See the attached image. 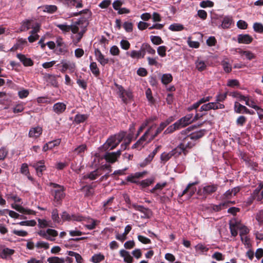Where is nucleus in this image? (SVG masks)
<instances>
[{
	"label": "nucleus",
	"mask_w": 263,
	"mask_h": 263,
	"mask_svg": "<svg viewBox=\"0 0 263 263\" xmlns=\"http://www.w3.org/2000/svg\"><path fill=\"white\" fill-rule=\"evenodd\" d=\"M132 138L131 134H128L126 136L125 133L121 132L108 138L103 145L102 148L105 151L113 149L124 139V143L121 145L120 150H125L130 143Z\"/></svg>",
	"instance_id": "obj_1"
},
{
	"label": "nucleus",
	"mask_w": 263,
	"mask_h": 263,
	"mask_svg": "<svg viewBox=\"0 0 263 263\" xmlns=\"http://www.w3.org/2000/svg\"><path fill=\"white\" fill-rule=\"evenodd\" d=\"M87 26L86 22L79 21L72 25L71 39L72 43L76 45L82 39L86 31Z\"/></svg>",
	"instance_id": "obj_2"
},
{
	"label": "nucleus",
	"mask_w": 263,
	"mask_h": 263,
	"mask_svg": "<svg viewBox=\"0 0 263 263\" xmlns=\"http://www.w3.org/2000/svg\"><path fill=\"white\" fill-rule=\"evenodd\" d=\"M239 191V188L238 187H236L232 190L227 191L221 197L222 199L224 201L219 205H214L212 208L215 211H218L227 208L230 203L234 204V201H231L230 199L235 196Z\"/></svg>",
	"instance_id": "obj_3"
},
{
	"label": "nucleus",
	"mask_w": 263,
	"mask_h": 263,
	"mask_svg": "<svg viewBox=\"0 0 263 263\" xmlns=\"http://www.w3.org/2000/svg\"><path fill=\"white\" fill-rule=\"evenodd\" d=\"M7 199L9 201H13L14 203L11 204V207L21 213L27 214H33L34 212L30 210L26 209L22 206L18 204L17 203L21 202V199L16 195L14 194H9L7 195Z\"/></svg>",
	"instance_id": "obj_4"
},
{
	"label": "nucleus",
	"mask_w": 263,
	"mask_h": 263,
	"mask_svg": "<svg viewBox=\"0 0 263 263\" xmlns=\"http://www.w3.org/2000/svg\"><path fill=\"white\" fill-rule=\"evenodd\" d=\"M230 228L231 234L233 236H236L238 233V230L239 231L240 237L246 236L249 232V229L245 226L240 221H236L235 219H232L230 221Z\"/></svg>",
	"instance_id": "obj_5"
},
{
	"label": "nucleus",
	"mask_w": 263,
	"mask_h": 263,
	"mask_svg": "<svg viewBox=\"0 0 263 263\" xmlns=\"http://www.w3.org/2000/svg\"><path fill=\"white\" fill-rule=\"evenodd\" d=\"M73 219L76 221H84L86 223L84 226L88 230H93L95 229L99 221L90 218L83 217L82 216H74Z\"/></svg>",
	"instance_id": "obj_6"
},
{
	"label": "nucleus",
	"mask_w": 263,
	"mask_h": 263,
	"mask_svg": "<svg viewBox=\"0 0 263 263\" xmlns=\"http://www.w3.org/2000/svg\"><path fill=\"white\" fill-rule=\"evenodd\" d=\"M38 234L40 236L50 241H54L55 237L58 235V231L51 229H48L45 231L41 230Z\"/></svg>",
	"instance_id": "obj_7"
},
{
	"label": "nucleus",
	"mask_w": 263,
	"mask_h": 263,
	"mask_svg": "<svg viewBox=\"0 0 263 263\" xmlns=\"http://www.w3.org/2000/svg\"><path fill=\"white\" fill-rule=\"evenodd\" d=\"M52 185L53 187V189L52 192V194L54 195V200L56 201H59L65 196L64 187L57 184L53 183Z\"/></svg>",
	"instance_id": "obj_8"
},
{
	"label": "nucleus",
	"mask_w": 263,
	"mask_h": 263,
	"mask_svg": "<svg viewBox=\"0 0 263 263\" xmlns=\"http://www.w3.org/2000/svg\"><path fill=\"white\" fill-rule=\"evenodd\" d=\"M198 115H196V116L193 118V115L189 114L185 116V117L181 118L178 121H177L179 127L182 128L184 127L189 124L192 123L194 120H197L198 119Z\"/></svg>",
	"instance_id": "obj_9"
},
{
	"label": "nucleus",
	"mask_w": 263,
	"mask_h": 263,
	"mask_svg": "<svg viewBox=\"0 0 263 263\" xmlns=\"http://www.w3.org/2000/svg\"><path fill=\"white\" fill-rule=\"evenodd\" d=\"M116 86L117 92L124 102L126 103L128 100L132 98V94L130 91L124 89L121 85H116Z\"/></svg>",
	"instance_id": "obj_10"
},
{
	"label": "nucleus",
	"mask_w": 263,
	"mask_h": 263,
	"mask_svg": "<svg viewBox=\"0 0 263 263\" xmlns=\"http://www.w3.org/2000/svg\"><path fill=\"white\" fill-rule=\"evenodd\" d=\"M196 143L194 140L190 136H187L185 139L181 143L180 146L187 153V149L192 148L196 145Z\"/></svg>",
	"instance_id": "obj_11"
},
{
	"label": "nucleus",
	"mask_w": 263,
	"mask_h": 263,
	"mask_svg": "<svg viewBox=\"0 0 263 263\" xmlns=\"http://www.w3.org/2000/svg\"><path fill=\"white\" fill-rule=\"evenodd\" d=\"M156 126L155 124H153L151 125L150 127L147 130V131L145 133V134L143 135V136H145L146 141L148 143L150 142L154 138L157 136L156 132L155 131V129L156 128Z\"/></svg>",
	"instance_id": "obj_12"
},
{
	"label": "nucleus",
	"mask_w": 263,
	"mask_h": 263,
	"mask_svg": "<svg viewBox=\"0 0 263 263\" xmlns=\"http://www.w3.org/2000/svg\"><path fill=\"white\" fill-rule=\"evenodd\" d=\"M121 150H119L116 152L107 153L104 156V158L107 162L113 163L116 162L118 158L121 155Z\"/></svg>",
	"instance_id": "obj_13"
},
{
	"label": "nucleus",
	"mask_w": 263,
	"mask_h": 263,
	"mask_svg": "<svg viewBox=\"0 0 263 263\" xmlns=\"http://www.w3.org/2000/svg\"><path fill=\"white\" fill-rule=\"evenodd\" d=\"M217 189V187L216 185H208L203 187L202 191L201 189H199L198 192V194L199 195L205 196L215 192Z\"/></svg>",
	"instance_id": "obj_14"
},
{
	"label": "nucleus",
	"mask_w": 263,
	"mask_h": 263,
	"mask_svg": "<svg viewBox=\"0 0 263 263\" xmlns=\"http://www.w3.org/2000/svg\"><path fill=\"white\" fill-rule=\"evenodd\" d=\"M40 26L39 24L36 23L34 27H32V31L30 32V35L28 36V40L30 43H33L37 40L39 36L37 33L39 31Z\"/></svg>",
	"instance_id": "obj_15"
},
{
	"label": "nucleus",
	"mask_w": 263,
	"mask_h": 263,
	"mask_svg": "<svg viewBox=\"0 0 263 263\" xmlns=\"http://www.w3.org/2000/svg\"><path fill=\"white\" fill-rule=\"evenodd\" d=\"M252 197L257 201H261L263 199V184L260 183L254 191L252 194Z\"/></svg>",
	"instance_id": "obj_16"
},
{
	"label": "nucleus",
	"mask_w": 263,
	"mask_h": 263,
	"mask_svg": "<svg viewBox=\"0 0 263 263\" xmlns=\"http://www.w3.org/2000/svg\"><path fill=\"white\" fill-rule=\"evenodd\" d=\"M95 54L96 60L101 65L104 66L108 63V59L106 58L99 49H95Z\"/></svg>",
	"instance_id": "obj_17"
},
{
	"label": "nucleus",
	"mask_w": 263,
	"mask_h": 263,
	"mask_svg": "<svg viewBox=\"0 0 263 263\" xmlns=\"http://www.w3.org/2000/svg\"><path fill=\"white\" fill-rule=\"evenodd\" d=\"M42 128L40 126L31 127L29 132V137L33 139H36L42 134Z\"/></svg>",
	"instance_id": "obj_18"
},
{
	"label": "nucleus",
	"mask_w": 263,
	"mask_h": 263,
	"mask_svg": "<svg viewBox=\"0 0 263 263\" xmlns=\"http://www.w3.org/2000/svg\"><path fill=\"white\" fill-rule=\"evenodd\" d=\"M253 41V37L248 34H239L237 36V41L240 44H249Z\"/></svg>",
	"instance_id": "obj_19"
},
{
	"label": "nucleus",
	"mask_w": 263,
	"mask_h": 263,
	"mask_svg": "<svg viewBox=\"0 0 263 263\" xmlns=\"http://www.w3.org/2000/svg\"><path fill=\"white\" fill-rule=\"evenodd\" d=\"M60 139H56L52 141L48 142L44 145L43 151L44 152H46L48 150L52 149L55 147L58 146L60 144Z\"/></svg>",
	"instance_id": "obj_20"
},
{
	"label": "nucleus",
	"mask_w": 263,
	"mask_h": 263,
	"mask_svg": "<svg viewBox=\"0 0 263 263\" xmlns=\"http://www.w3.org/2000/svg\"><path fill=\"white\" fill-rule=\"evenodd\" d=\"M120 255L123 258L124 261L126 263H132L133 258L130 253L125 250L122 249L119 252Z\"/></svg>",
	"instance_id": "obj_21"
},
{
	"label": "nucleus",
	"mask_w": 263,
	"mask_h": 263,
	"mask_svg": "<svg viewBox=\"0 0 263 263\" xmlns=\"http://www.w3.org/2000/svg\"><path fill=\"white\" fill-rule=\"evenodd\" d=\"M196 184L197 182L189 183L186 186V189L182 192L180 196H183L187 193H189V198L191 197L196 191V189L194 187H193V186Z\"/></svg>",
	"instance_id": "obj_22"
},
{
	"label": "nucleus",
	"mask_w": 263,
	"mask_h": 263,
	"mask_svg": "<svg viewBox=\"0 0 263 263\" xmlns=\"http://www.w3.org/2000/svg\"><path fill=\"white\" fill-rule=\"evenodd\" d=\"M196 68L199 71H202L206 69V63L203 60L198 58L195 62Z\"/></svg>",
	"instance_id": "obj_23"
},
{
	"label": "nucleus",
	"mask_w": 263,
	"mask_h": 263,
	"mask_svg": "<svg viewBox=\"0 0 263 263\" xmlns=\"http://www.w3.org/2000/svg\"><path fill=\"white\" fill-rule=\"evenodd\" d=\"M56 44L57 47L59 48V50L61 53H64L67 52L66 45L63 42L62 37L59 36L57 38Z\"/></svg>",
	"instance_id": "obj_24"
},
{
	"label": "nucleus",
	"mask_w": 263,
	"mask_h": 263,
	"mask_svg": "<svg viewBox=\"0 0 263 263\" xmlns=\"http://www.w3.org/2000/svg\"><path fill=\"white\" fill-rule=\"evenodd\" d=\"M66 105L63 103L59 102L55 103L53 106V111L58 114H60L62 113L66 109Z\"/></svg>",
	"instance_id": "obj_25"
},
{
	"label": "nucleus",
	"mask_w": 263,
	"mask_h": 263,
	"mask_svg": "<svg viewBox=\"0 0 263 263\" xmlns=\"http://www.w3.org/2000/svg\"><path fill=\"white\" fill-rule=\"evenodd\" d=\"M145 138V136H142L141 138L133 145L132 147L138 150L141 149L146 144L148 143V142L146 141Z\"/></svg>",
	"instance_id": "obj_26"
},
{
	"label": "nucleus",
	"mask_w": 263,
	"mask_h": 263,
	"mask_svg": "<svg viewBox=\"0 0 263 263\" xmlns=\"http://www.w3.org/2000/svg\"><path fill=\"white\" fill-rule=\"evenodd\" d=\"M17 57L25 66H31L33 64V62L31 59L26 58L23 54H17Z\"/></svg>",
	"instance_id": "obj_27"
},
{
	"label": "nucleus",
	"mask_w": 263,
	"mask_h": 263,
	"mask_svg": "<svg viewBox=\"0 0 263 263\" xmlns=\"http://www.w3.org/2000/svg\"><path fill=\"white\" fill-rule=\"evenodd\" d=\"M137 210L141 213V217L142 218H149L152 215L151 211L143 206H139L137 208Z\"/></svg>",
	"instance_id": "obj_28"
},
{
	"label": "nucleus",
	"mask_w": 263,
	"mask_h": 263,
	"mask_svg": "<svg viewBox=\"0 0 263 263\" xmlns=\"http://www.w3.org/2000/svg\"><path fill=\"white\" fill-rule=\"evenodd\" d=\"M27 44L26 39L22 38L18 39L16 44L11 48V51H15L18 49H22L24 46Z\"/></svg>",
	"instance_id": "obj_29"
},
{
	"label": "nucleus",
	"mask_w": 263,
	"mask_h": 263,
	"mask_svg": "<svg viewBox=\"0 0 263 263\" xmlns=\"http://www.w3.org/2000/svg\"><path fill=\"white\" fill-rule=\"evenodd\" d=\"M33 166L35 168L38 176L42 175V172L46 168L44 162L43 161L35 163Z\"/></svg>",
	"instance_id": "obj_30"
},
{
	"label": "nucleus",
	"mask_w": 263,
	"mask_h": 263,
	"mask_svg": "<svg viewBox=\"0 0 263 263\" xmlns=\"http://www.w3.org/2000/svg\"><path fill=\"white\" fill-rule=\"evenodd\" d=\"M32 20H26L22 22L20 27L21 31H25L29 29L32 27H34Z\"/></svg>",
	"instance_id": "obj_31"
},
{
	"label": "nucleus",
	"mask_w": 263,
	"mask_h": 263,
	"mask_svg": "<svg viewBox=\"0 0 263 263\" xmlns=\"http://www.w3.org/2000/svg\"><path fill=\"white\" fill-rule=\"evenodd\" d=\"M126 54L129 55L133 59H139L144 57V53H142L140 50H132L130 52H127Z\"/></svg>",
	"instance_id": "obj_32"
},
{
	"label": "nucleus",
	"mask_w": 263,
	"mask_h": 263,
	"mask_svg": "<svg viewBox=\"0 0 263 263\" xmlns=\"http://www.w3.org/2000/svg\"><path fill=\"white\" fill-rule=\"evenodd\" d=\"M245 102L246 104L255 109L259 108V106L257 105L256 102L249 96H246L245 100H243Z\"/></svg>",
	"instance_id": "obj_33"
},
{
	"label": "nucleus",
	"mask_w": 263,
	"mask_h": 263,
	"mask_svg": "<svg viewBox=\"0 0 263 263\" xmlns=\"http://www.w3.org/2000/svg\"><path fill=\"white\" fill-rule=\"evenodd\" d=\"M206 131L204 129L200 130L194 133H192L190 136L194 140L196 143L198 139L201 138L205 133Z\"/></svg>",
	"instance_id": "obj_34"
},
{
	"label": "nucleus",
	"mask_w": 263,
	"mask_h": 263,
	"mask_svg": "<svg viewBox=\"0 0 263 263\" xmlns=\"http://www.w3.org/2000/svg\"><path fill=\"white\" fill-rule=\"evenodd\" d=\"M63 71H65L67 69H69L71 71H73L76 67L75 64L70 62L63 61L62 62Z\"/></svg>",
	"instance_id": "obj_35"
},
{
	"label": "nucleus",
	"mask_w": 263,
	"mask_h": 263,
	"mask_svg": "<svg viewBox=\"0 0 263 263\" xmlns=\"http://www.w3.org/2000/svg\"><path fill=\"white\" fill-rule=\"evenodd\" d=\"M89 68L90 71L95 76L98 77V76H99L100 70L98 67L97 64L96 62H91L89 65Z\"/></svg>",
	"instance_id": "obj_36"
},
{
	"label": "nucleus",
	"mask_w": 263,
	"mask_h": 263,
	"mask_svg": "<svg viewBox=\"0 0 263 263\" xmlns=\"http://www.w3.org/2000/svg\"><path fill=\"white\" fill-rule=\"evenodd\" d=\"M88 117V116L87 114H77L76 115L74 121L76 123L79 124L82 122H84L86 121Z\"/></svg>",
	"instance_id": "obj_37"
},
{
	"label": "nucleus",
	"mask_w": 263,
	"mask_h": 263,
	"mask_svg": "<svg viewBox=\"0 0 263 263\" xmlns=\"http://www.w3.org/2000/svg\"><path fill=\"white\" fill-rule=\"evenodd\" d=\"M234 110L237 113H244L247 112V108L239 104L238 102H235L234 104Z\"/></svg>",
	"instance_id": "obj_38"
},
{
	"label": "nucleus",
	"mask_w": 263,
	"mask_h": 263,
	"mask_svg": "<svg viewBox=\"0 0 263 263\" xmlns=\"http://www.w3.org/2000/svg\"><path fill=\"white\" fill-rule=\"evenodd\" d=\"M171 152L172 153V156L175 157H179L182 153H183L185 155L186 153L184 149H183L181 148L180 144H179L177 147L175 148Z\"/></svg>",
	"instance_id": "obj_39"
},
{
	"label": "nucleus",
	"mask_w": 263,
	"mask_h": 263,
	"mask_svg": "<svg viewBox=\"0 0 263 263\" xmlns=\"http://www.w3.org/2000/svg\"><path fill=\"white\" fill-rule=\"evenodd\" d=\"M232 23V18L230 16H226L224 17L221 26L222 28L226 29L229 28Z\"/></svg>",
	"instance_id": "obj_40"
},
{
	"label": "nucleus",
	"mask_w": 263,
	"mask_h": 263,
	"mask_svg": "<svg viewBox=\"0 0 263 263\" xmlns=\"http://www.w3.org/2000/svg\"><path fill=\"white\" fill-rule=\"evenodd\" d=\"M37 221L38 226L41 228L52 227L51 221L49 220L45 219H39Z\"/></svg>",
	"instance_id": "obj_41"
},
{
	"label": "nucleus",
	"mask_w": 263,
	"mask_h": 263,
	"mask_svg": "<svg viewBox=\"0 0 263 263\" xmlns=\"http://www.w3.org/2000/svg\"><path fill=\"white\" fill-rule=\"evenodd\" d=\"M184 26L182 24L174 23L171 24L168 29L172 31H180L184 29Z\"/></svg>",
	"instance_id": "obj_42"
},
{
	"label": "nucleus",
	"mask_w": 263,
	"mask_h": 263,
	"mask_svg": "<svg viewBox=\"0 0 263 263\" xmlns=\"http://www.w3.org/2000/svg\"><path fill=\"white\" fill-rule=\"evenodd\" d=\"M14 252V250L6 248L2 250L1 255L2 258H5L8 256L12 255Z\"/></svg>",
	"instance_id": "obj_43"
},
{
	"label": "nucleus",
	"mask_w": 263,
	"mask_h": 263,
	"mask_svg": "<svg viewBox=\"0 0 263 263\" xmlns=\"http://www.w3.org/2000/svg\"><path fill=\"white\" fill-rule=\"evenodd\" d=\"M239 53L242 58H246L249 60H251L255 58L254 54L250 51H241Z\"/></svg>",
	"instance_id": "obj_44"
},
{
	"label": "nucleus",
	"mask_w": 263,
	"mask_h": 263,
	"mask_svg": "<svg viewBox=\"0 0 263 263\" xmlns=\"http://www.w3.org/2000/svg\"><path fill=\"white\" fill-rule=\"evenodd\" d=\"M56 26L62 30L63 33H66L70 30L72 31V25L71 26L67 25L66 24H57Z\"/></svg>",
	"instance_id": "obj_45"
},
{
	"label": "nucleus",
	"mask_w": 263,
	"mask_h": 263,
	"mask_svg": "<svg viewBox=\"0 0 263 263\" xmlns=\"http://www.w3.org/2000/svg\"><path fill=\"white\" fill-rule=\"evenodd\" d=\"M104 259V256L101 253L93 255L91 261L93 263H99Z\"/></svg>",
	"instance_id": "obj_46"
},
{
	"label": "nucleus",
	"mask_w": 263,
	"mask_h": 263,
	"mask_svg": "<svg viewBox=\"0 0 263 263\" xmlns=\"http://www.w3.org/2000/svg\"><path fill=\"white\" fill-rule=\"evenodd\" d=\"M21 172L23 174L27 176L29 179H30L31 180H32V178L29 175V172L28 166V165L26 163H23L22 165L21 168Z\"/></svg>",
	"instance_id": "obj_47"
},
{
	"label": "nucleus",
	"mask_w": 263,
	"mask_h": 263,
	"mask_svg": "<svg viewBox=\"0 0 263 263\" xmlns=\"http://www.w3.org/2000/svg\"><path fill=\"white\" fill-rule=\"evenodd\" d=\"M180 128L177 123V122H175L173 125L170 126L167 128V129L164 131V134H170L176 130V129Z\"/></svg>",
	"instance_id": "obj_48"
},
{
	"label": "nucleus",
	"mask_w": 263,
	"mask_h": 263,
	"mask_svg": "<svg viewBox=\"0 0 263 263\" xmlns=\"http://www.w3.org/2000/svg\"><path fill=\"white\" fill-rule=\"evenodd\" d=\"M209 106L210 109H223L224 108V105L220 103L216 102H210L209 103Z\"/></svg>",
	"instance_id": "obj_49"
},
{
	"label": "nucleus",
	"mask_w": 263,
	"mask_h": 263,
	"mask_svg": "<svg viewBox=\"0 0 263 263\" xmlns=\"http://www.w3.org/2000/svg\"><path fill=\"white\" fill-rule=\"evenodd\" d=\"M173 80L172 76L170 73L164 74L161 78L162 83L165 85L170 83Z\"/></svg>",
	"instance_id": "obj_50"
},
{
	"label": "nucleus",
	"mask_w": 263,
	"mask_h": 263,
	"mask_svg": "<svg viewBox=\"0 0 263 263\" xmlns=\"http://www.w3.org/2000/svg\"><path fill=\"white\" fill-rule=\"evenodd\" d=\"M172 157H173V156L172 155L171 152H170L168 153L163 152L161 155L160 159L161 162H162L163 163H165L166 161L169 160Z\"/></svg>",
	"instance_id": "obj_51"
},
{
	"label": "nucleus",
	"mask_w": 263,
	"mask_h": 263,
	"mask_svg": "<svg viewBox=\"0 0 263 263\" xmlns=\"http://www.w3.org/2000/svg\"><path fill=\"white\" fill-rule=\"evenodd\" d=\"M74 216H80V215H70L68 213H67L66 212H63L61 215V218L63 220V221H66V220H72V221H76L73 219Z\"/></svg>",
	"instance_id": "obj_52"
},
{
	"label": "nucleus",
	"mask_w": 263,
	"mask_h": 263,
	"mask_svg": "<svg viewBox=\"0 0 263 263\" xmlns=\"http://www.w3.org/2000/svg\"><path fill=\"white\" fill-rule=\"evenodd\" d=\"M229 95L232 97L237 99L239 101H243L246 97L241 95L240 93L237 91L231 92Z\"/></svg>",
	"instance_id": "obj_53"
},
{
	"label": "nucleus",
	"mask_w": 263,
	"mask_h": 263,
	"mask_svg": "<svg viewBox=\"0 0 263 263\" xmlns=\"http://www.w3.org/2000/svg\"><path fill=\"white\" fill-rule=\"evenodd\" d=\"M35 247L37 249H48L49 248V244L43 241H40L35 244Z\"/></svg>",
	"instance_id": "obj_54"
},
{
	"label": "nucleus",
	"mask_w": 263,
	"mask_h": 263,
	"mask_svg": "<svg viewBox=\"0 0 263 263\" xmlns=\"http://www.w3.org/2000/svg\"><path fill=\"white\" fill-rule=\"evenodd\" d=\"M51 218L54 222L58 223H61V220L57 209H54L52 211L51 213Z\"/></svg>",
	"instance_id": "obj_55"
},
{
	"label": "nucleus",
	"mask_w": 263,
	"mask_h": 263,
	"mask_svg": "<svg viewBox=\"0 0 263 263\" xmlns=\"http://www.w3.org/2000/svg\"><path fill=\"white\" fill-rule=\"evenodd\" d=\"M241 239L242 243L247 248H249L251 246V242L250 238L247 236H241Z\"/></svg>",
	"instance_id": "obj_56"
},
{
	"label": "nucleus",
	"mask_w": 263,
	"mask_h": 263,
	"mask_svg": "<svg viewBox=\"0 0 263 263\" xmlns=\"http://www.w3.org/2000/svg\"><path fill=\"white\" fill-rule=\"evenodd\" d=\"M109 53L113 56H118L120 54V50L117 46H112L109 50Z\"/></svg>",
	"instance_id": "obj_57"
},
{
	"label": "nucleus",
	"mask_w": 263,
	"mask_h": 263,
	"mask_svg": "<svg viewBox=\"0 0 263 263\" xmlns=\"http://www.w3.org/2000/svg\"><path fill=\"white\" fill-rule=\"evenodd\" d=\"M196 251L204 253L209 250V248L202 243H199L195 246Z\"/></svg>",
	"instance_id": "obj_58"
},
{
	"label": "nucleus",
	"mask_w": 263,
	"mask_h": 263,
	"mask_svg": "<svg viewBox=\"0 0 263 263\" xmlns=\"http://www.w3.org/2000/svg\"><path fill=\"white\" fill-rule=\"evenodd\" d=\"M48 263H64V259L63 258H60L58 257H49L47 259Z\"/></svg>",
	"instance_id": "obj_59"
},
{
	"label": "nucleus",
	"mask_w": 263,
	"mask_h": 263,
	"mask_svg": "<svg viewBox=\"0 0 263 263\" xmlns=\"http://www.w3.org/2000/svg\"><path fill=\"white\" fill-rule=\"evenodd\" d=\"M253 28L254 30L258 33L263 32V25L260 23H255L253 24Z\"/></svg>",
	"instance_id": "obj_60"
},
{
	"label": "nucleus",
	"mask_w": 263,
	"mask_h": 263,
	"mask_svg": "<svg viewBox=\"0 0 263 263\" xmlns=\"http://www.w3.org/2000/svg\"><path fill=\"white\" fill-rule=\"evenodd\" d=\"M57 9L55 5H46L43 8V11L48 13H53L56 11Z\"/></svg>",
	"instance_id": "obj_61"
},
{
	"label": "nucleus",
	"mask_w": 263,
	"mask_h": 263,
	"mask_svg": "<svg viewBox=\"0 0 263 263\" xmlns=\"http://www.w3.org/2000/svg\"><path fill=\"white\" fill-rule=\"evenodd\" d=\"M187 44L191 48H197L199 47V43L197 41H193L191 40V37L187 38Z\"/></svg>",
	"instance_id": "obj_62"
},
{
	"label": "nucleus",
	"mask_w": 263,
	"mask_h": 263,
	"mask_svg": "<svg viewBox=\"0 0 263 263\" xmlns=\"http://www.w3.org/2000/svg\"><path fill=\"white\" fill-rule=\"evenodd\" d=\"M120 45L122 49L125 50L129 49L130 46L129 42L126 40H122L120 41Z\"/></svg>",
	"instance_id": "obj_63"
},
{
	"label": "nucleus",
	"mask_w": 263,
	"mask_h": 263,
	"mask_svg": "<svg viewBox=\"0 0 263 263\" xmlns=\"http://www.w3.org/2000/svg\"><path fill=\"white\" fill-rule=\"evenodd\" d=\"M166 47L164 46H160L157 48V53L161 57L166 55Z\"/></svg>",
	"instance_id": "obj_64"
}]
</instances>
